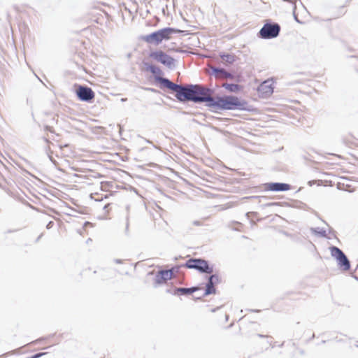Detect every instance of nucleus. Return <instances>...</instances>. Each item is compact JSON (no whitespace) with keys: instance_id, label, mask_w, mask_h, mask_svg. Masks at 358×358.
Wrapping results in <instances>:
<instances>
[{"instance_id":"nucleus-20","label":"nucleus","mask_w":358,"mask_h":358,"mask_svg":"<svg viewBox=\"0 0 358 358\" xmlns=\"http://www.w3.org/2000/svg\"><path fill=\"white\" fill-rule=\"evenodd\" d=\"M129 215H127L126 217V224H125V234H129Z\"/></svg>"},{"instance_id":"nucleus-31","label":"nucleus","mask_w":358,"mask_h":358,"mask_svg":"<svg viewBox=\"0 0 358 358\" xmlns=\"http://www.w3.org/2000/svg\"><path fill=\"white\" fill-rule=\"evenodd\" d=\"M64 147H68V145L67 144H65L64 145ZM63 148V146L62 145H60V149H62Z\"/></svg>"},{"instance_id":"nucleus-17","label":"nucleus","mask_w":358,"mask_h":358,"mask_svg":"<svg viewBox=\"0 0 358 358\" xmlns=\"http://www.w3.org/2000/svg\"><path fill=\"white\" fill-rule=\"evenodd\" d=\"M220 57L222 62L227 64H232L235 62V55L233 54L222 53Z\"/></svg>"},{"instance_id":"nucleus-24","label":"nucleus","mask_w":358,"mask_h":358,"mask_svg":"<svg viewBox=\"0 0 358 358\" xmlns=\"http://www.w3.org/2000/svg\"><path fill=\"white\" fill-rule=\"evenodd\" d=\"M15 352V350H14V351H11V352H7V353H4V354H3L1 356H2V357H6V356H7V355H9V354L13 355V354H14Z\"/></svg>"},{"instance_id":"nucleus-11","label":"nucleus","mask_w":358,"mask_h":358,"mask_svg":"<svg viewBox=\"0 0 358 358\" xmlns=\"http://www.w3.org/2000/svg\"><path fill=\"white\" fill-rule=\"evenodd\" d=\"M265 189L271 192H286L291 189V185L283 182H268L264 185Z\"/></svg>"},{"instance_id":"nucleus-28","label":"nucleus","mask_w":358,"mask_h":358,"mask_svg":"<svg viewBox=\"0 0 358 358\" xmlns=\"http://www.w3.org/2000/svg\"><path fill=\"white\" fill-rule=\"evenodd\" d=\"M115 262L117 264H120V263H122V260L121 259H115Z\"/></svg>"},{"instance_id":"nucleus-10","label":"nucleus","mask_w":358,"mask_h":358,"mask_svg":"<svg viewBox=\"0 0 358 358\" xmlns=\"http://www.w3.org/2000/svg\"><path fill=\"white\" fill-rule=\"evenodd\" d=\"M174 268L169 270H160L157 272L155 278V287L166 282L173 275Z\"/></svg>"},{"instance_id":"nucleus-4","label":"nucleus","mask_w":358,"mask_h":358,"mask_svg":"<svg viewBox=\"0 0 358 358\" xmlns=\"http://www.w3.org/2000/svg\"><path fill=\"white\" fill-rule=\"evenodd\" d=\"M183 266L187 268L195 269L201 273L210 274L213 272V268L210 266L208 261L201 258H191Z\"/></svg>"},{"instance_id":"nucleus-36","label":"nucleus","mask_w":358,"mask_h":358,"mask_svg":"<svg viewBox=\"0 0 358 358\" xmlns=\"http://www.w3.org/2000/svg\"><path fill=\"white\" fill-rule=\"evenodd\" d=\"M148 90H150V91H155V90H154V89H152V88H150V89H148Z\"/></svg>"},{"instance_id":"nucleus-16","label":"nucleus","mask_w":358,"mask_h":358,"mask_svg":"<svg viewBox=\"0 0 358 358\" xmlns=\"http://www.w3.org/2000/svg\"><path fill=\"white\" fill-rule=\"evenodd\" d=\"M222 87L225 88L228 91L231 92H237L241 90V86L238 84H233V83H225L222 84Z\"/></svg>"},{"instance_id":"nucleus-7","label":"nucleus","mask_w":358,"mask_h":358,"mask_svg":"<svg viewBox=\"0 0 358 358\" xmlns=\"http://www.w3.org/2000/svg\"><path fill=\"white\" fill-rule=\"evenodd\" d=\"M149 56L157 62L162 64L169 69H174L176 66L175 59L162 50L151 52Z\"/></svg>"},{"instance_id":"nucleus-13","label":"nucleus","mask_w":358,"mask_h":358,"mask_svg":"<svg viewBox=\"0 0 358 358\" xmlns=\"http://www.w3.org/2000/svg\"><path fill=\"white\" fill-rule=\"evenodd\" d=\"M257 90L262 96L267 97L270 96L273 92L272 83L269 80H265L260 84Z\"/></svg>"},{"instance_id":"nucleus-32","label":"nucleus","mask_w":358,"mask_h":358,"mask_svg":"<svg viewBox=\"0 0 358 358\" xmlns=\"http://www.w3.org/2000/svg\"><path fill=\"white\" fill-rule=\"evenodd\" d=\"M275 204H276V203H268V204H267V205H268V206H272V205H275Z\"/></svg>"},{"instance_id":"nucleus-15","label":"nucleus","mask_w":358,"mask_h":358,"mask_svg":"<svg viewBox=\"0 0 358 358\" xmlns=\"http://www.w3.org/2000/svg\"><path fill=\"white\" fill-rule=\"evenodd\" d=\"M145 66L146 67V70L149 71L155 76V80L160 83L159 81L157 79V78H162L161 76V74L162 73V70L159 67L152 64H145Z\"/></svg>"},{"instance_id":"nucleus-8","label":"nucleus","mask_w":358,"mask_h":358,"mask_svg":"<svg viewBox=\"0 0 358 358\" xmlns=\"http://www.w3.org/2000/svg\"><path fill=\"white\" fill-rule=\"evenodd\" d=\"M76 94L80 101L87 103L92 102L95 96L90 87L81 85H76Z\"/></svg>"},{"instance_id":"nucleus-6","label":"nucleus","mask_w":358,"mask_h":358,"mask_svg":"<svg viewBox=\"0 0 358 358\" xmlns=\"http://www.w3.org/2000/svg\"><path fill=\"white\" fill-rule=\"evenodd\" d=\"M329 250L331 255L336 260L340 268L345 271L350 268V262L342 250L336 246H331Z\"/></svg>"},{"instance_id":"nucleus-22","label":"nucleus","mask_w":358,"mask_h":358,"mask_svg":"<svg viewBox=\"0 0 358 358\" xmlns=\"http://www.w3.org/2000/svg\"><path fill=\"white\" fill-rule=\"evenodd\" d=\"M53 225H54V222H53L52 221H50V222L47 224V225H46V228H47L48 229H51V228L53 227Z\"/></svg>"},{"instance_id":"nucleus-9","label":"nucleus","mask_w":358,"mask_h":358,"mask_svg":"<svg viewBox=\"0 0 358 358\" xmlns=\"http://www.w3.org/2000/svg\"><path fill=\"white\" fill-rule=\"evenodd\" d=\"M220 281L219 276L216 274L211 275L208 278V282L206 285V289L203 294L198 297V299H201L202 297H205L208 295L215 294L216 289L215 288V285L218 283Z\"/></svg>"},{"instance_id":"nucleus-12","label":"nucleus","mask_w":358,"mask_h":358,"mask_svg":"<svg viewBox=\"0 0 358 358\" xmlns=\"http://www.w3.org/2000/svg\"><path fill=\"white\" fill-rule=\"evenodd\" d=\"M211 74L217 79H233L234 75L227 71L225 69L218 67H211Z\"/></svg>"},{"instance_id":"nucleus-14","label":"nucleus","mask_w":358,"mask_h":358,"mask_svg":"<svg viewBox=\"0 0 358 358\" xmlns=\"http://www.w3.org/2000/svg\"><path fill=\"white\" fill-rule=\"evenodd\" d=\"M199 289V287H178L174 289L173 294L178 295H189L192 294V293L196 292Z\"/></svg>"},{"instance_id":"nucleus-18","label":"nucleus","mask_w":358,"mask_h":358,"mask_svg":"<svg viewBox=\"0 0 358 358\" xmlns=\"http://www.w3.org/2000/svg\"><path fill=\"white\" fill-rule=\"evenodd\" d=\"M310 230L313 234L319 235L320 237H327V231L324 229H320V228H311Z\"/></svg>"},{"instance_id":"nucleus-30","label":"nucleus","mask_w":358,"mask_h":358,"mask_svg":"<svg viewBox=\"0 0 358 358\" xmlns=\"http://www.w3.org/2000/svg\"><path fill=\"white\" fill-rule=\"evenodd\" d=\"M127 101V98H122L121 99V101Z\"/></svg>"},{"instance_id":"nucleus-29","label":"nucleus","mask_w":358,"mask_h":358,"mask_svg":"<svg viewBox=\"0 0 358 358\" xmlns=\"http://www.w3.org/2000/svg\"><path fill=\"white\" fill-rule=\"evenodd\" d=\"M314 182H315L314 181H309L308 184L310 186H312Z\"/></svg>"},{"instance_id":"nucleus-1","label":"nucleus","mask_w":358,"mask_h":358,"mask_svg":"<svg viewBox=\"0 0 358 358\" xmlns=\"http://www.w3.org/2000/svg\"><path fill=\"white\" fill-rule=\"evenodd\" d=\"M162 87L167 88L176 93V98L180 102L192 101L196 103H206L209 107L212 103L214 91L202 85H178L167 78H157Z\"/></svg>"},{"instance_id":"nucleus-27","label":"nucleus","mask_w":358,"mask_h":358,"mask_svg":"<svg viewBox=\"0 0 358 358\" xmlns=\"http://www.w3.org/2000/svg\"><path fill=\"white\" fill-rule=\"evenodd\" d=\"M175 51H176V52H184L182 50L179 49V48L176 49V50H175Z\"/></svg>"},{"instance_id":"nucleus-25","label":"nucleus","mask_w":358,"mask_h":358,"mask_svg":"<svg viewBox=\"0 0 358 358\" xmlns=\"http://www.w3.org/2000/svg\"><path fill=\"white\" fill-rule=\"evenodd\" d=\"M110 206V203H107L103 207V209L105 210L106 211H108V207Z\"/></svg>"},{"instance_id":"nucleus-3","label":"nucleus","mask_w":358,"mask_h":358,"mask_svg":"<svg viewBox=\"0 0 358 358\" xmlns=\"http://www.w3.org/2000/svg\"><path fill=\"white\" fill-rule=\"evenodd\" d=\"M180 29L172 27H165L158 31H154L148 35L143 36V40L148 43H155L158 45L163 40H168L172 34L180 33Z\"/></svg>"},{"instance_id":"nucleus-37","label":"nucleus","mask_w":358,"mask_h":358,"mask_svg":"<svg viewBox=\"0 0 358 358\" xmlns=\"http://www.w3.org/2000/svg\"><path fill=\"white\" fill-rule=\"evenodd\" d=\"M216 311V309H213L212 310V312H215Z\"/></svg>"},{"instance_id":"nucleus-35","label":"nucleus","mask_w":358,"mask_h":358,"mask_svg":"<svg viewBox=\"0 0 358 358\" xmlns=\"http://www.w3.org/2000/svg\"><path fill=\"white\" fill-rule=\"evenodd\" d=\"M46 129L51 131L50 128L49 127H46Z\"/></svg>"},{"instance_id":"nucleus-33","label":"nucleus","mask_w":358,"mask_h":358,"mask_svg":"<svg viewBox=\"0 0 358 358\" xmlns=\"http://www.w3.org/2000/svg\"><path fill=\"white\" fill-rule=\"evenodd\" d=\"M45 141L47 143H50V142L49 141V140H48L47 138H45Z\"/></svg>"},{"instance_id":"nucleus-19","label":"nucleus","mask_w":358,"mask_h":358,"mask_svg":"<svg viewBox=\"0 0 358 358\" xmlns=\"http://www.w3.org/2000/svg\"><path fill=\"white\" fill-rule=\"evenodd\" d=\"M45 152L48 157V158L50 159V160L55 164H56V162L55 160L53 159L52 155V151L50 150V148L49 146L46 147L45 148Z\"/></svg>"},{"instance_id":"nucleus-21","label":"nucleus","mask_w":358,"mask_h":358,"mask_svg":"<svg viewBox=\"0 0 358 358\" xmlns=\"http://www.w3.org/2000/svg\"><path fill=\"white\" fill-rule=\"evenodd\" d=\"M45 354V352L36 353V354L32 355V358H39V357H42L43 355H44Z\"/></svg>"},{"instance_id":"nucleus-5","label":"nucleus","mask_w":358,"mask_h":358,"mask_svg":"<svg viewBox=\"0 0 358 358\" xmlns=\"http://www.w3.org/2000/svg\"><path fill=\"white\" fill-rule=\"evenodd\" d=\"M280 31V26L276 22H267L259 30L258 36L263 39L276 38Z\"/></svg>"},{"instance_id":"nucleus-2","label":"nucleus","mask_w":358,"mask_h":358,"mask_svg":"<svg viewBox=\"0 0 358 358\" xmlns=\"http://www.w3.org/2000/svg\"><path fill=\"white\" fill-rule=\"evenodd\" d=\"M210 104L211 105L210 108L215 109L243 110L245 109V105L246 104V102L240 101L239 99L236 96H225L224 98L218 96L215 99L213 97L212 103Z\"/></svg>"},{"instance_id":"nucleus-26","label":"nucleus","mask_w":358,"mask_h":358,"mask_svg":"<svg viewBox=\"0 0 358 358\" xmlns=\"http://www.w3.org/2000/svg\"><path fill=\"white\" fill-rule=\"evenodd\" d=\"M41 340H43V338H40V339H37L34 341H33L31 343H39Z\"/></svg>"},{"instance_id":"nucleus-38","label":"nucleus","mask_w":358,"mask_h":358,"mask_svg":"<svg viewBox=\"0 0 358 358\" xmlns=\"http://www.w3.org/2000/svg\"><path fill=\"white\" fill-rule=\"evenodd\" d=\"M253 311H254V312H259V310H253Z\"/></svg>"},{"instance_id":"nucleus-23","label":"nucleus","mask_w":358,"mask_h":358,"mask_svg":"<svg viewBox=\"0 0 358 358\" xmlns=\"http://www.w3.org/2000/svg\"><path fill=\"white\" fill-rule=\"evenodd\" d=\"M193 225L194 226H201L202 225V222L201 221H199V220H195L192 222Z\"/></svg>"},{"instance_id":"nucleus-34","label":"nucleus","mask_w":358,"mask_h":358,"mask_svg":"<svg viewBox=\"0 0 358 358\" xmlns=\"http://www.w3.org/2000/svg\"><path fill=\"white\" fill-rule=\"evenodd\" d=\"M42 235H43V234H41V235L38 237V238H37L36 241H38L41 238V237L42 236Z\"/></svg>"}]
</instances>
